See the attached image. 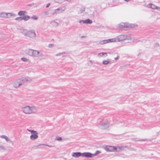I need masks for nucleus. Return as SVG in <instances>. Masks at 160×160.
Here are the masks:
<instances>
[{"mask_svg":"<svg viewBox=\"0 0 160 160\" xmlns=\"http://www.w3.org/2000/svg\"><path fill=\"white\" fill-rule=\"evenodd\" d=\"M114 38L116 39V42H120L126 40H129L131 42H133L134 40V39L133 38L131 37L128 36L124 35H121L118 36Z\"/></svg>","mask_w":160,"mask_h":160,"instance_id":"0eeeda50","label":"nucleus"},{"mask_svg":"<svg viewBox=\"0 0 160 160\" xmlns=\"http://www.w3.org/2000/svg\"><path fill=\"white\" fill-rule=\"evenodd\" d=\"M126 2H129L130 0H124Z\"/></svg>","mask_w":160,"mask_h":160,"instance_id":"ea45409f","label":"nucleus"},{"mask_svg":"<svg viewBox=\"0 0 160 160\" xmlns=\"http://www.w3.org/2000/svg\"><path fill=\"white\" fill-rule=\"evenodd\" d=\"M54 46V45L53 44H49L48 45V47L49 48H52L53 47V46Z\"/></svg>","mask_w":160,"mask_h":160,"instance_id":"2f4dec72","label":"nucleus"},{"mask_svg":"<svg viewBox=\"0 0 160 160\" xmlns=\"http://www.w3.org/2000/svg\"><path fill=\"white\" fill-rule=\"evenodd\" d=\"M92 23V21L89 19H87L84 20V23H86L88 24H91Z\"/></svg>","mask_w":160,"mask_h":160,"instance_id":"4be33fe9","label":"nucleus"},{"mask_svg":"<svg viewBox=\"0 0 160 160\" xmlns=\"http://www.w3.org/2000/svg\"><path fill=\"white\" fill-rule=\"evenodd\" d=\"M84 20H80L79 21V22L80 23H81L82 22L83 23H84Z\"/></svg>","mask_w":160,"mask_h":160,"instance_id":"72a5a7b5","label":"nucleus"},{"mask_svg":"<svg viewBox=\"0 0 160 160\" xmlns=\"http://www.w3.org/2000/svg\"><path fill=\"white\" fill-rule=\"evenodd\" d=\"M89 62L91 63L92 64V63H93V62L91 60H90L89 61Z\"/></svg>","mask_w":160,"mask_h":160,"instance_id":"58836bf2","label":"nucleus"},{"mask_svg":"<svg viewBox=\"0 0 160 160\" xmlns=\"http://www.w3.org/2000/svg\"><path fill=\"white\" fill-rule=\"evenodd\" d=\"M128 146H106L104 148V149L108 152H119L122 150H125V148H127Z\"/></svg>","mask_w":160,"mask_h":160,"instance_id":"20e7f679","label":"nucleus"},{"mask_svg":"<svg viewBox=\"0 0 160 160\" xmlns=\"http://www.w3.org/2000/svg\"><path fill=\"white\" fill-rule=\"evenodd\" d=\"M6 150V148L3 145H0V151H5Z\"/></svg>","mask_w":160,"mask_h":160,"instance_id":"5701e85b","label":"nucleus"},{"mask_svg":"<svg viewBox=\"0 0 160 160\" xmlns=\"http://www.w3.org/2000/svg\"><path fill=\"white\" fill-rule=\"evenodd\" d=\"M132 150H134V151L136 150L135 149H132Z\"/></svg>","mask_w":160,"mask_h":160,"instance_id":"37998d69","label":"nucleus"},{"mask_svg":"<svg viewBox=\"0 0 160 160\" xmlns=\"http://www.w3.org/2000/svg\"><path fill=\"white\" fill-rule=\"evenodd\" d=\"M118 57H118V56L117 57L115 58V60H116H116H117L118 59Z\"/></svg>","mask_w":160,"mask_h":160,"instance_id":"4c0bfd02","label":"nucleus"},{"mask_svg":"<svg viewBox=\"0 0 160 160\" xmlns=\"http://www.w3.org/2000/svg\"><path fill=\"white\" fill-rule=\"evenodd\" d=\"M111 60L110 59H107L106 60H104L102 62V63L104 65H107L109 63H110Z\"/></svg>","mask_w":160,"mask_h":160,"instance_id":"a211bd4d","label":"nucleus"},{"mask_svg":"<svg viewBox=\"0 0 160 160\" xmlns=\"http://www.w3.org/2000/svg\"><path fill=\"white\" fill-rule=\"evenodd\" d=\"M92 155V153L89 152H73L72 153V156L75 158H78L81 156L86 158H91Z\"/></svg>","mask_w":160,"mask_h":160,"instance_id":"423d86ee","label":"nucleus"},{"mask_svg":"<svg viewBox=\"0 0 160 160\" xmlns=\"http://www.w3.org/2000/svg\"><path fill=\"white\" fill-rule=\"evenodd\" d=\"M33 49H28L25 50V53L30 56H32Z\"/></svg>","mask_w":160,"mask_h":160,"instance_id":"ddd939ff","label":"nucleus"},{"mask_svg":"<svg viewBox=\"0 0 160 160\" xmlns=\"http://www.w3.org/2000/svg\"><path fill=\"white\" fill-rule=\"evenodd\" d=\"M119 27L120 28H128V27H133L134 26L133 25H131L129 24H128L125 23H122L119 25Z\"/></svg>","mask_w":160,"mask_h":160,"instance_id":"f8f14e48","label":"nucleus"},{"mask_svg":"<svg viewBox=\"0 0 160 160\" xmlns=\"http://www.w3.org/2000/svg\"><path fill=\"white\" fill-rule=\"evenodd\" d=\"M0 137L4 139L7 142L9 143H11L12 142L11 140L7 136L4 135H2L0 136Z\"/></svg>","mask_w":160,"mask_h":160,"instance_id":"4468645a","label":"nucleus"},{"mask_svg":"<svg viewBox=\"0 0 160 160\" xmlns=\"http://www.w3.org/2000/svg\"><path fill=\"white\" fill-rule=\"evenodd\" d=\"M159 46V45L158 44H156V47H158Z\"/></svg>","mask_w":160,"mask_h":160,"instance_id":"a19ab883","label":"nucleus"},{"mask_svg":"<svg viewBox=\"0 0 160 160\" xmlns=\"http://www.w3.org/2000/svg\"><path fill=\"white\" fill-rule=\"evenodd\" d=\"M106 44L109 43L111 42H116V39L114 38H112L111 39L105 40Z\"/></svg>","mask_w":160,"mask_h":160,"instance_id":"2eb2a0df","label":"nucleus"},{"mask_svg":"<svg viewBox=\"0 0 160 160\" xmlns=\"http://www.w3.org/2000/svg\"><path fill=\"white\" fill-rule=\"evenodd\" d=\"M16 16V14L13 12H0V18H1L8 19L14 18Z\"/></svg>","mask_w":160,"mask_h":160,"instance_id":"6e6552de","label":"nucleus"},{"mask_svg":"<svg viewBox=\"0 0 160 160\" xmlns=\"http://www.w3.org/2000/svg\"><path fill=\"white\" fill-rule=\"evenodd\" d=\"M85 8H81L79 10V13H83L85 11Z\"/></svg>","mask_w":160,"mask_h":160,"instance_id":"cd10ccee","label":"nucleus"},{"mask_svg":"<svg viewBox=\"0 0 160 160\" xmlns=\"http://www.w3.org/2000/svg\"><path fill=\"white\" fill-rule=\"evenodd\" d=\"M50 4V3H48V4H47V5L46 6V8L48 7L49 6Z\"/></svg>","mask_w":160,"mask_h":160,"instance_id":"e433bc0d","label":"nucleus"},{"mask_svg":"<svg viewBox=\"0 0 160 160\" xmlns=\"http://www.w3.org/2000/svg\"><path fill=\"white\" fill-rule=\"evenodd\" d=\"M147 139H141V140H139V141H147Z\"/></svg>","mask_w":160,"mask_h":160,"instance_id":"f704fd0d","label":"nucleus"},{"mask_svg":"<svg viewBox=\"0 0 160 160\" xmlns=\"http://www.w3.org/2000/svg\"><path fill=\"white\" fill-rule=\"evenodd\" d=\"M31 18L32 19H33L34 20H37L38 19V18L36 16H32L31 17Z\"/></svg>","mask_w":160,"mask_h":160,"instance_id":"7c9ffc66","label":"nucleus"},{"mask_svg":"<svg viewBox=\"0 0 160 160\" xmlns=\"http://www.w3.org/2000/svg\"><path fill=\"white\" fill-rule=\"evenodd\" d=\"M66 8L65 6L60 7L54 10L52 12V14L55 13H59L62 12L66 9Z\"/></svg>","mask_w":160,"mask_h":160,"instance_id":"9b49d317","label":"nucleus"},{"mask_svg":"<svg viewBox=\"0 0 160 160\" xmlns=\"http://www.w3.org/2000/svg\"><path fill=\"white\" fill-rule=\"evenodd\" d=\"M32 81V78L28 77H22L15 80L12 83L14 87L17 88L21 86L24 85L28 82H31Z\"/></svg>","mask_w":160,"mask_h":160,"instance_id":"f257e3e1","label":"nucleus"},{"mask_svg":"<svg viewBox=\"0 0 160 160\" xmlns=\"http://www.w3.org/2000/svg\"><path fill=\"white\" fill-rule=\"evenodd\" d=\"M159 36H160V32H159Z\"/></svg>","mask_w":160,"mask_h":160,"instance_id":"c03bdc74","label":"nucleus"},{"mask_svg":"<svg viewBox=\"0 0 160 160\" xmlns=\"http://www.w3.org/2000/svg\"><path fill=\"white\" fill-rule=\"evenodd\" d=\"M32 57L38 58H42L44 56V54L39 51L33 50L32 55Z\"/></svg>","mask_w":160,"mask_h":160,"instance_id":"1a4fd4ad","label":"nucleus"},{"mask_svg":"<svg viewBox=\"0 0 160 160\" xmlns=\"http://www.w3.org/2000/svg\"><path fill=\"white\" fill-rule=\"evenodd\" d=\"M98 57V58H101L104 57H107V53L106 52H101L98 54L97 55Z\"/></svg>","mask_w":160,"mask_h":160,"instance_id":"dca6fc26","label":"nucleus"},{"mask_svg":"<svg viewBox=\"0 0 160 160\" xmlns=\"http://www.w3.org/2000/svg\"><path fill=\"white\" fill-rule=\"evenodd\" d=\"M50 24L53 27H57L58 25V22H56L55 21H52L50 22Z\"/></svg>","mask_w":160,"mask_h":160,"instance_id":"6ab92c4d","label":"nucleus"},{"mask_svg":"<svg viewBox=\"0 0 160 160\" xmlns=\"http://www.w3.org/2000/svg\"><path fill=\"white\" fill-rule=\"evenodd\" d=\"M27 130L32 134L30 136V138L31 140H35L38 138V134L36 131L32 130H29L28 128H27Z\"/></svg>","mask_w":160,"mask_h":160,"instance_id":"9d476101","label":"nucleus"},{"mask_svg":"<svg viewBox=\"0 0 160 160\" xmlns=\"http://www.w3.org/2000/svg\"><path fill=\"white\" fill-rule=\"evenodd\" d=\"M22 111L27 114H31L36 113L37 109L34 106H26L22 108Z\"/></svg>","mask_w":160,"mask_h":160,"instance_id":"39448f33","label":"nucleus"},{"mask_svg":"<svg viewBox=\"0 0 160 160\" xmlns=\"http://www.w3.org/2000/svg\"><path fill=\"white\" fill-rule=\"evenodd\" d=\"M62 140V138L59 137L58 136H57L55 138V140L58 141H61Z\"/></svg>","mask_w":160,"mask_h":160,"instance_id":"bb28decb","label":"nucleus"},{"mask_svg":"<svg viewBox=\"0 0 160 160\" xmlns=\"http://www.w3.org/2000/svg\"><path fill=\"white\" fill-rule=\"evenodd\" d=\"M22 20H23L24 21H27L30 19V17L28 15H24L22 17Z\"/></svg>","mask_w":160,"mask_h":160,"instance_id":"aec40b11","label":"nucleus"},{"mask_svg":"<svg viewBox=\"0 0 160 160\" xmlns=\"http://www.w3.org/2000/svg\"><path fill=\"white\" fill-rule=\"evenodd\" d=\"M21 60L24 62H28L29 59L25 57H22L21 58Z\"/></svg>","mask_w":160,"mask_h":160,"instance_id":"393cba45","label":"nucleus"},{"mask_svg":"<svg viewBox=\"0 0 160 160\" xmlns=\"http://www.w3.org/2000/svg\"><path fill=\"white\" fill-rule=\"evenodd\" d=\"M15 20L16 21H18L19 22L21 21L22 20V17H17L15 19Z\"/></svg>","mask_w":160,"mask_h":160,"instance_id":"b1692460","label":"nucleus"},{"mask_svg":"<svg viewBox=\"0 0 160 160\" xmlns=\"http://www.w3.org/2000/svg\"><path fill=\"white\" fill-rule=\"evenodd\" d=\"M27 12L25 11H20L18 13V14L19 16H24Z\"/></svg>","mask_w":160,"mask_h":160,"instance_id":"f3484780","label":"nucleus"},{"mask_svg":"<svg viewBox=\"0 0 160 160\" xmlns=\"http://www.w3.org/2000/svg\"><path fill=\"white\" fill-rule=\"evenodd\" d=\"M148 8H150L153 9H156L157 8V6L152 3L148 4Z\"/></svg>","mask_w":160,"mask_h":160,"instance_id":"412c9836","label":"nucleus"},{"mask_svg":"<svg viewBox=\"0 0 160 160\" xmlns=\"http://www.w3.org/2000/svg\"><path fill=\"white\" fill-rule=\"evenodd\" d=\"M67 53L65 52H62L58 53L55 55L56 56H61L64 54H67Z\"/></svg>","mask_w":160,"mask_h":160,"instance_id":"a878e982","label":"nucleus"},{"mask_svg":"<svg viewBox=\"0 0 160 160\" xmlns=\"http://www.w3.org/2000/svg\"><path fill=\"white\" fill-rule=\"evenodd\" d=\"M2 37V35L0 33V38H1Z\"/></svg>","mask_w":160,"mask_h":160,"instance_id":"79ce46f5","label":"nucleus"},{"mask_svg":"<svg viewBox=\"0 0 160 160\" xmlns=\"http://www.w3.org/2000/svg\"><path fill=\"white\" fill-rule=\"evenodd\" d=\"M41 145H45V146H47L49 147H52V146H51V145H46L45 144H40V145H39L38 146Z\"/></svg>","mask_w":160,"mask_h":160,"instance_id":"473e14b6","label":"nucleus"},{"mask_svg":"<svg viewBox=\"0 0 160 160\" xmlns=\"http://www.w3.org/2000/svg\"><path fill=\"white\" fill-rule=\"evenodd\" d=\"M20 32L25 37L34 39L36 37V34L34 30H28L24 28H18Z\"/></svg>","mask_w":160,"mask_h":160,"instance_id":"f03ea898","label":"nucleus"},{"mask_svg":"<svg viewBox=\"0 0 160 160\" xmlns=\"http://www.w3.org/2000/svg\"><path fill=\"white\" fill-rule=\"evenodd\" d=\"M110 122L107 119L99 118L98 120L96 125L102 129H107L110 127Z\"/></svg>","mask_w":160,"mask_h":160,"instance_id":"7ed1b4c3","label":"nucleus"},{"mask_svg":"<svg viewBox=\"0 0 160 160\" xmlns=\"http://www.w3.org/2000/svg\"><path fill=\"white\" fill-rule=\"evenodd\" d=\"M100 153V151H98V150L94 154H92V155L91 156L92 157V156H95Z\"/></svg>","mask_w":160,"mask_h":160,"instance_id":"c756f323","label":"nucleus"},{"mask_svg":"<svg viewBox=\"0 0 160 160\" xmlns=\"http://www.w3.org/2000/svg\"><path fill=\"white\" fill-rule=\"evenodd\" d=\"M99 44H100L101 45L106 44V43L105 40L100 41L99 42Z\"/></svg>","mask_w":160,"mask_h":160,"instance_id":"c85d7f7f","label":"nucleus"},{"mask_svg":"<svg viewBox=\"0 0 160 160\" xmlns=\"http://www.w3.org/2000/svg\"><path fill=\"white\" fill-rule=\"evenodd\" d=\"M160 11V7L157 6V8H156V9Z\"/></svg>","mask_w":160,"mask_h":160,"instance_id":"c9c22d12","label":"nucleus"}]
</instances>
